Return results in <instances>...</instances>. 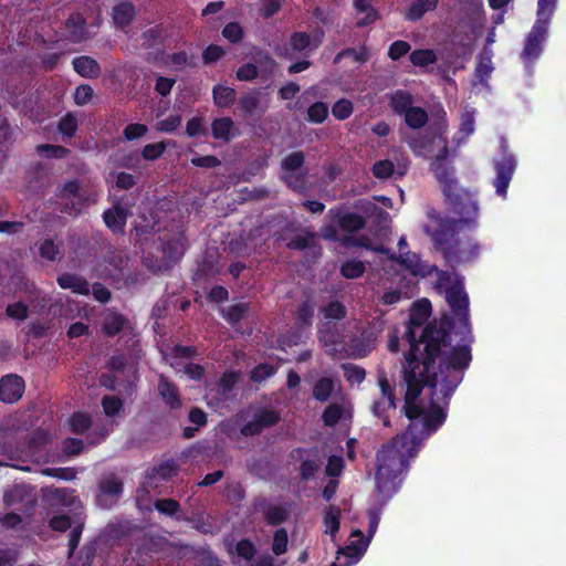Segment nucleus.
<instances>
[{
	"mask_svg": "<svg viewBox=\"0 0 566 566\" xmlns=\"http://www.w3.org/2000/svg\"><path fill=\"white\" fill-rule=\"evenodd\" d=\"M547 35L548 27L541 22H534L525 39V44L521 53V59L525 63L531 64L541 56L543 52V44L546 41Z\"/></svg>",
	"mask_w": 566,
	"mask_h": 566,
	"instance_id": "nucleus-12",
	"label": "nucleus"
},
{
	"mask_svg": "<svg viewBox=\"0 0 566 566\" xmlns=\"http://www.w3.org/2000/svg\"><path fill=\"white\" fill-rule=\"evenodd\" d=\"M305 163V155L303 151H293L286 155L281 161V169L285 172H294L301 169Z\"/></svg>",
	"mask_w": 566,
	"mask_h": 566,
	"instance_id": "nucleus-48",
	"label": "nucleus"
},
{
	"mask_svg": "<svg viewBox=\"0 0 566 566\" xmlns=\"http://www.w3.org/2000/svg\"><path fill=\"white\" fill-rule=\"evenodd\" d=\"M418 452L419 448L403 432L391 438L377 451L375 482L380 505H386L398 492L402 483L401 475L408 471L410 459Z\"/></svg>",
	"mask_w": 566,
	"mask_h": 566,
	"instance_id": "nucleus-3",
	"label": "nucleus"
},
{
	"mask_svg": "<svg viewBox=\"0 0 566 566\" xmlns=\"http://www.w3.org/2000/svg\"><path fill=\"white\" fill-rule=\"evenodd\" d=\"M323 523L326 526V533L334 539L340 527V509L335 505H328L324 509Z\"/></svg>",
	"mask_w": 566,
	"mask_h": 566,
	"instance_id": "nucleus-34",
	"label": "nucleus"
},
{
	"mask_svg": "<svg viewBox=\"0 0 566 566\" xmlns=\"http://www.w3.org/2000/svg\"><path fill=\"white\" fill-rule=\"evenodd\" d=\"M342 417H343V408H342V406H339L337 403L328 405L322 413V420H323L324 424L327 427L336 426L339 422V420L342 419Z\"/></svg>",
	"mask_w": 566,
	"mask_h": 566,
	"instance_id": "nucleus-56",
	"label": "nucleus"
},
{
	"mask_svg": "<svg viewBox=\"0 0 566 566\" xmlns=\"http://www.w3.org/2000/svg\"><path fill=\"white\" fill-rule=\"evenodd\" d=\"M277 371V368L269 363H260L258 364L250 373V380L252 382L261 384L274 376Z\"/></svg>",
	"mask_w": 566,
	"mask_h": 566,
	"instance_id": "nucleus-49",
	"label": "nucleus"
},
{
	"mask_svg": "<svg viewBox=\"0 0 566 566\" xmlns=\"http://www.w3.org/2000/svg\"><path fill=\"white\" fill-rule=\"evenodd\" d=\"M409 60L415 66L426 67L436 63L438 56L432 49H417L409 54Z\"/></svg>",
	"mask_w": 566,
	"mask_h": 566,
	"instance_id": "nucleus-40",
	"label": "nucleus"
},
{
	"mask_svg": "<svg viewBox=\"0 0 566 566\" xmlns=\"http://www.w3.org/2000/svg\"><path fill=\"white\" fill-rule=\"evenodd\" d=\"M410 50L411 45L409 42L397 40L389 45L387 54L391 61H399L402 56L408 54Z\"/></svg>",
	"mask_w": 566,
	"mask_h": 566,
	"instance_id": "nucleus-64",
	"label": "nucleus"
},
{
	"mask_svg": "<svg viewBox=\"0 0 566 566\" xmlns=\"http://www.w3.org/2000/svg\"><path fill=\"white\" fill-rule=\"evenodd\" d=\"M328 116V105L324 102H315L307 108L306 119L312 124H322Z\"/></svg>",
	"mask_w": 566,
	"mask_h": 566,
	"instance_id": "nucleus-46",
	"label": "nucleus"
},
{
	"mask_svg": "<svg viewBox=\"0 0 566 566\" xmlns=\"http://www.w3.org/2000/svg\"><path fill=\"white\" fill-rule=\"evenodd\" d=\"M380 333L381 328L376 324H369L365 327L359 336L352 338L348 343L353 355L357 358L366 357L375 348Z\"/></svg>",
	"mask_w": 566,
	"mask_h": 566,
	"instance_id": "nucleus-14",
	"label": "nucleus"
},
{
	"mask_svg": "<svg viewBox=\"0 0 566 566\" xmlns=\"http://www.w3.org/2000/svg\"><path fill=\"white\" fill-rule=\"evenodd\" d=\"M70 530L71 531L69 534L67 547H69V556L71 557L75 553L76 548L78 547V544H80V541L82 537V533L84 531V521L81 518L74 520V525Z\"/></svg>",
	"mask_w": 566,
	"mask_h": 566,
	"instance_id": "nucleus-53",
	"label": "nucleus"
},
{
	"mask_svg": "<svg viewBox=\"0 0 566 566\" xmlns=\"http://www.w3.org/2000/svg\"><path fill=\"white\" fill-rule=\"evenodd\" d=\"M36 153L46 158L63 159L69 156L70 149L61 145L42 144L36 147Z\"/></svg>",
	"mask_w": 566,
	"mask_h": 566,
	"instance_id": "nucleus-51",
	"label": "nucleus"
},
{
	"mask_svg": "<svg viewBox=\"0 0 566 566\" xmlns=\"http://www.w3.org/2000/svg\"><path fill=\"white\" fill-rule=\"evenodd\" d=\"M253 507L262 512L268 525L277 526L285 523L290 517V511L285 505L272 504L266 497L259 496L253 502Z\"/></svg>",
	"mask_w": 566,
	"mask_h": 566,
	"instance_id": "nucleus-15",
	"label": "nucleus"
},
{
	"mask_svg": "<svg viewBox=\"0 0 566 566\" xmlns=\"http://www.w3.org/2000/svg\"><path fill=\"white\" fill-rule=\"evenodd\" d=\"M154 507L158 513L172 517L176 521L185 520V516L181 514V505L175 499H157L154 502Z\"/></svg>",
	"mask_w": 566,
	"mask_h": 566,
	"instance_id": "nucleus-31",
	"label": "nucleus"
},
{
	"mask_svg": "<svg viewBox=\"0 0 566 566\" xmlns=\"http://www.w3.org/2000/svg\"><path fill=\"white\" fill-rule=\"evenodd\" d=\"M49 527L59 533H64L74 525V521L69 514H56L49 518Z\"/></svg>",
	"mask_w": 566,
	"mask_h": 566,
	"instance_id": "nucleus-58",
	"label": "nucleus"
},
{
	"mask_svg": "<svg viewBox=\"0 0 566 566\" xmlns=\"http://www.w3.org/2000/svg\"><path fill=\"white\" fill-rule=\"evenodd\" d=\"M226 50L218 44H209L201 54L202 62L205 65H210L219 60H221L226 55Z\"/></svg>",
	"mask_w": 566,
	"mask_h": 566,
	"instance_id": "nucleus-63",
	"label": "nucleus"
},
{
	"mask_svg": "<svg viewBox=\"0 0 566 566\" xmlns=\"http://www.w3.org/2000/svg\"><path fill=\"white\" fill-rule=\"evenodd\" d=\"M315 240V233L306 231L304 235H295L287 243L286 247L291 250L303 251L311 248Z\"/></svg>",
	"mask_w": 566,
	"mask_h": 566,
	"instance_id": "nucleus-61",
	"label": "nucleus"
},
{
	"mask_svg": "<svg viewBox=\"0 0 566 566\" xmlns=\"http://www.w3.org/2000/svg\"><path fill=\"white\" fill-rule=\"evenodd\" d=\"M314 316V304L311 298L303 300L294 313L295 324L300 327H310Z\"/></svg>",
	"mask_w": 566,
	"mask_h": 566,
	"instance_id": "nucleus-36",
	"label": "nucleus"
},
{
	"mask_svg": "<svg viewBox=\"0 0 566 566\" xmlns=\"http://www.w3.org/2000/svg\"><path fill=\"white\" fill-rule=\"evenodd\" d=\"M329 216L333 222L345 232H356L364 229L366 226V220L363 216L345 209H331Z\"/></svg>",
	"mask_w": 566,
	"mask_h": 566,
	"instance_id": "nucleus-18",
	"label": "nucleus"
},
{
	"mask_svg": "<svg viewBox=\"0 0 566 566\" xmlns=\"http://www.w3.org/2000/svg\"><path fill=\"white\" fill-rule=\"evenodd\" d=\"M212 98L217 107L228 108L234 104L237 92L230 86L217 84L212 88Z\"/></svg>",
	"mask_w": 566,
	"mask_h": 566,
	"instance_id": "nucleus-30",
	"label": "nucleus"
},
{
	"mask_svg": "<svg viewBox=\"0 0 566 566\" xmlns=\"http://www.w3.org/2000/svg\"><path fill=\"white\" fill-rule=\"evenodd\" d=\"M249 310L247 303L232 304L224 311L223 317L231 326H235L244 318Z\"/></svg>",
	"mask_w": 566,
	"mask_h": 566,
	"instance_id": "nucleus-45",
	"label": "nucleus"
},
{
	"mask_svg": "<svg viewBox=\"0 0 566 566\" xmlns=\"http://www.w3.org/2000/svg\"><path fill=\"white\" fill-rule=\"evenodd\" d=\"M99 491L104 495L118 499L123 493V483L115 475L104 478L98 484Z\"/></svg>",
	"mask_w": 566,
	"mask_h": 566,
	"instance_id": "nucleus-41",
	"label": "nucleus"
},
{
	"mask_svg": "<svg viewBox=\"0 0 566 566\" xmlns=\"http://www.w3.org/2000/svg\"><path fill=\"white\" fill-rule=\"evenodd\" d=\"M55 196L65 201L61 211L69 216L80 214L87 203V197L78 179L66 180L59 185Z\"/></svg>",
	"mask_w": 566,
	"mask_h": 566,
	"instance_id": "nucleus-9",
	"label": "nucleus"
},
{
	"mask_svg": "<svg viewBox=\"0 0 566 566\" xmlns=\"http://www.w3.org/2000/svg\"><path fill=\"white\" fill-rule=\"evenodd\" d=\"M449 202L450 210L458 214L459 219L471 218L473 222L463 223L469 229H475L478 226V214H479V205L475 198V193L470 191L469 189L458 186L457 188L450 190V187L447 189V193L443 195Z\"/></svg>",
	"mask_w": 566,
	"mask_h": 566,
	"instance_id": "nucleus-8",
	"label": "nucleus"
},
{
	"mask_svg": "<svg viewBox=\"0 0 566 566\" xmlns=\"http://www.w3.org/2000/svg\"><path fill=\"white\" fill-rule=\"evenodd\" d=\"M403 116L406 125L411 129H420L428 122V113L420 106H412Z\"/></svg>",
	"mask_w": 566,
	"mask_h": 566,
	"instance_id": "nucleus-37",
	"label": "nucleus"
},
{
	"mask_svg": "<svg viewBox=\"0 0 566 566\" xmlns=\"http://www.w3.org/2000/svg\"><path fill=\"white\" fill-rule=\"evenodd\" d=\"M78 128L77 117L69 112L57 122V132L69 139L73 138Z\"/></svg>",
	"mask_w": 566,
	"mask_h": 566,
	"instance_id": "nucleus-39",
	"label": "nucleus"
},
{
	"mask_svg": "<svg viewBox=\"0 0 566 566\" xmlns=\"http://www.w3.org/2000/svg\"><path fill=\"white\" fill-rule=\"evenodd\" d=\"M129 324L128 318L116 310H107L103 316L101 332L106 337H115Z\"/></svg>",
	"mask_w": 566,
	"mask_h": 566,
	"instance_id": "nucleus-21",
	"label": "nucleus"
},
{
	"mask_svg": "<svg viewBox=\"0 0 566 566\" xmlns=\"http://www.w3.org/2000/svg\"><path fill=\"white\" fill-rule=\"evenodd\" d=\"M556 4L557 0H538L535 22H541L549 28Z\"/></svg>",
	"mask_w": 566,
	"mask_h": 566,
	"instance_id": "nucleus-43",
	"label": "nucleus"
},
{
	"mask_svg": "<svg viewBox=\"0 0 566 566\" xmlns=\"http://www.w3.org/2000/svg\"><path fill=\"white\" fill-rule=\"evenodd\" d=\"M144 45L146 48H153L155 44L163 42L164 40V28L161 24H157L153 28L147 29L142 33Z\"/></svg>",
	"mask_w": 566,
	"mask_h": 566,
	"instance_id": "nucleus-62",
	"label": "nucleus"
},
{
	"mask_svg": "<svg viewBox=\"0 0 566 566\" xmlns=\"http://www.w3.org/2000/svg\"><path fill=\"white\" fill-rule=\"evenodd\" d=\"M321 313L326 319L340 321L346 317V306L340 301H331L321 307Z\"/></svg>",
	"mask_w": 566,
	"mask_h": 566,
	"instance_id": "nucleus-47",
	"label": "nucleus"
},
{
	"mask_svg": "<svg viewBox=\"0 0 566 566\" xmlns=\"http://www.w3.org/2000/svg\"><path fill=\"white\" fill-rule=\"evenodd\" d=\"M354 112L353 103L347 98L336 101L332 106V115L338 120H345L350 117Z\"/></svg>",
	"mask_w": 566,
	"mask_h": 566,
	"instance_id": "nucleus-55",
	"label": "nucleus"
},
{
	"mask_svg": "<svg viewBox=\"0 0 566 566\" xmlns=\"http://www.w3.org/2000/svg\"><path fill=\"white\" fill-rule=\"evenodd\" d=\"M366 266L359 260H348L343 262L340 274L346 279H357L365 273Z\"/></svg>",
	"mask_w": 566,
	"mask_h": 566,
	"instance_id": "nucleus-52",
	"label": "nucleus"
},
{
	"mask_svg": "<svg viewBox=\"0 0 566 566\" xmlns=\"http://www.w3.org/2000/svg\"><path fill=\"white\" fill-rule=\"evenodd\" d=\"M222 36L228 40L231 44L240 43L244 38L243 28L239 22H229L227 23L222 31Z\"/></svg>",
	"mask_w": 566,
	"mask_h": 566,
	"instance_id": "nucleus-54",
	"label": "nucleus"
},
{
	"mask_svg": "<svg viewBox=\"0 0 566 566\" xmlns=\"http://www.w3.org/2000/svg\"><path fill=\"white\" fill-rule=\"evenodd\" d=\"M64 30L66 39L74 44L82 43L94 36V33L88 30L85 17L80 12H73L67 17L64 21Z\"/></svg>",
	"mask_w": 566,
	"mask_h": 566,
	"instance_id": "nucleus-17",
	"label": "nucleus"
},
{
	"mask_svg": "<svg viewBox=\"0 0 566 566\" xmlns=\"http://www.w3.org/2000/svg\"><path fill=\"white\" fill-rule=\"evenodd\" d=\"M56 282L61 289L71 290L78 295H88L91 292L87 280L80 274L65 272L56 277Z\"/></svg>",
	"mask_w": 566,
	"mask_h": 566,
	"instance_id": "nucleus-23",
	"label": "nucleus"
},
{
	"mask_svg": "<svg viewBox=\"0 0 566 566\" xmlns=\"http://www.w3.org/2000/svg\"><path fill=\"white\" fill-rule=\"evenodd\" d=\"M211 135L216 140L223 143L232 140L237 136V128L232 118H214L211 123Z\"/></svg>",
	"mask_w": 566,
	"mask_h": 566,
	"instance_id": "nucleus-26",
	"label": "nucleus"
},
{
	"mask_svg": "<svg viewBox=\"0 0 566 566\" xmlns=\"http://www.w3.org/2000/svg\"><path fill=\"white\" fill-rule=\"evenodd\" d=\"M447 329H434L428 327L422 336L424 343V353L422 364L402 363L401 376L406 386L403 412L410 420L409 424L421 422L426 410L416 400L421 395L424 387L436 390L438 376H441L437 358L449 345L446 344Z\"/></svg>",
	"mask_w": 566,
	"mask_h": 566,
	"instance_id": "nucleus-2",
	"label": "nucleus"
},
{
	"mask_svg": "<svg viewBox=\"0 0 566 566\" xmlns=\"http://www.w3.org/2000/svg\"><path fill=\"white\" fill-rule=\"evenodd\" d=\"M335 388L334 380L329 377L317 379L313 386V397L321 402L327 401Z\"/></svg>",
	"mask_w": 566,
	"mask_h": 566,
	"instance_id": "nucleus-38",
	"label": "nucleus"
},
{
	"mask_svg": "<svg viewBox=\"0 0 566 566\" xmlns=\"http://www.w3.org/2000/svg\"><path fill=\"white\" fill-rule=\"evenodd\" d=\"M446 301L450 306L452 314L458 317V326L454 324L452 335L458 337L457 344H452V349L439 363L441 373L442 401L446 406L462 382L464 371L472 361L471 344L473 335L469 317V295L464 290L463 277L455 275L454 282L446 289Z\"/></svg>",
	"mask_w": 566,
	"mask_h": 566,
	"instance_id": "nucleus-1",
	"label": "nucleus"
},
{
	"mask_svg": "<svg viewBox=\"0 0 566 566\" xmlns=\"http://www.w3.org/2000/svg\"><path fill=\"white\" fill-rule=\"evenodd\" d=\"M67 423L72 433L82 436L92 428L93 420L90 413L75 411L67 419Z\"/></svg>",
	"mask_w": 566,
	"mask_h": 566,
	"instance_id": "nucleus-32",
	"label": "nucleus"
},
{
	"mask_svg": "<svg viewBox=\"0 0 566 566\" xmlns=\"http://www.w3.org/2000/svg\"><path fill=\"white\" fill-rule=\"evenodd\" d=\"M167 149V145L164 142H158L154 144H147L142 149L140 156L142 159L154 161L160 158Z\"/></svg>",
	"mask_w": 566,
	"mask_h": 566,
	"instance_id": "nucleus-57",
	"label": "nucleus"
},
{
	"mask_svg": "<svg viewBox=\"0 0 566 566\" xmlns=\"http://www.w3.org/2000/svg\"><path fill=\"white\" fill-rule=\"evenodd\" d=\"M446 410L431 400L430 408L426 410L421 422L409 424L403 431L409 439H412L415 444L420 449L422 442L434 433L446 421Z\"/></svg>",
	"mask_w": 566,
	"mask_h": 566,
	"instance_id": "nucleus-7",
	"label": "nucleus"
},
{
	"mask_svg": "<svg viewBox=\"0 0 566 566\" xmlns=\"http://www.w3.org/2000/svg\"><path fill=\"white\" fill-rule=\"evenodd\" d=\"M345 379L350 384H361L366 378V370L355 364L345 363L342 364Z\"/></svg>",
	"mask_w": 566,
	"mask_h": 566,
	"instance_id": "nucleus-50",
	"label": "nucleus"
},
{
	"mask_svg": "<svg viewBox=\"0 0 566 566\" xmlns=\"http://www.w3.org/2000/svg\"><path fill=\"white\" fill-rule=\"evenodd\" d=\"M438 4L439 0H415L405 12V20L417 22L421 20L426 13L434 11Z\"/></svg>",
	"mask_w": 566,
	"mask_h": 566,
	"instance_id": "nucleus-28",
	"label": "nucleus"
},
{
	"mask_svg": "<svg viewBox=\"0 0 566 566\" xmlns=\"http://www.w3.org/2000/svg\"><path fill=\"white\" fill-rule=\"evenodd\" d=\"M430 169L441 185L443 195L447 193L448 187L452 190L460 186L457 178H454V168L451 165L447 163H431Z\"/></svg>",
	"mask_w": 566,
	"mask_h": 566,
	"instance_id": "nucleus-24",
	"label": "nucleus"
},
{
	"mask_svg": "<svg viewBox=\"0 0 566 566\" xmlns=\"http://www.w3.org/2000/svg\"><path fill=\"white\" fill-rule=\"evenodd\" d=\"M396 409V402L392 399H379L374 401L371 410L373 413L382 421L384 427H390V419L388 411Z\"/></svg>",
	"mask_w": 566,
	"mask_h": 566,
	"instance_id": "nucleus-44",
	"label": "nucleus"
},
{
	"mask_svg": "<svg viewBox=\"0 0 566 566\" xmlns=\"http://www.w3.org/2000/svg\"><path fill=\"white\" fill-rule=\"evenodd\" d=\"M136 15L135 7L130 2H120L113 8L112 18L117 28L125 29Z\"/></svg>",
	"mask_w": 566,
	"mask_h": 566,
	"instance_id": "nucleus-29",
	"label": "nucleus"
},
{
	"mask_svg": "<svg viewBox=\"0 0 566 566\" xmlns=\"http://www.w3.org/2000/svg\"><path fill=\"white\" fill-rule=\"evenodd\" d=\"M239 108L241 115L247 118L252 116L261 105V93L259 90L245 93L239 98Z\"/></svg>",
	"mask_w": 566,
	"mask_h": 566,
	"instance_id": "nucleus-33",
	"label": "nucleus"
},
{
	"mask_svg": "<svg viewBox=\"0 0 566 566\" xmlns=\"http://www.w3.org/2000/svg\"><path fill=\"white\" fill-rule=\"evenodd\" d=\"M156 249L160 255L148 254L144 256V264L154 274L168 272L184 256L187 249V238L184 232L174 235L165 234L159 238Z\"/></svg>",
	"mask_w": 566,
	"mask_h": 566,
	"instance_id": "nucleus-6",
	"label": "nucleus"
},
{
	"mask_svg": "<svg viewBox=\"0 0 566 566\" xmlns=\"http://www.w3.org/2000/svg\"><path fill=\"white\" fill-rule=\"evenodd\" d=\"M73 70L84 78L95 80L102 74V67L99 63L90 55L75 56L72 60Z\"/></svg>",
	"mask_w": 566,
	"mask_h": 566,
	"instance_id": "nucleus-22",
	"label": "nucleus"
},
{
	"mask_svg": "<svg viewBox=\"0 0 566 566\" xmlns=\"http://www.w3.org/2000/svg\"><path fill=\"white\" fill-rule=\"evenodd\" d=\"M289 535L283 527L276 530L273 535L272 552L276 555H283L287 551Z\"/></svg>",
	"mask_w": 566,
	"mask_h": 566,
	"instance_id": "nucleus-60",
	"label": "nucleus"
},
{
	"mask_svg": "<svg viewBox=\"0 0 566 566\" xmlns=\"http://www.w3.org/2000/svg\"><path fill=\"white\" fill-rule=\"evenodd\" d=\"M353 6L357 14H364L356 21L357 28L368 27L380 19L378 10L371 6V0H354Z\"/></svg>",
	"mask_w": 566,
	"mask_h": 566,
	"instance_id": "nucleus-27",
	"label": "nucleus"
},
{
	"mask_svg": "<svg viewBox=\"0 0 566 566\" xmlns=\"http://www.w3.org/2000/svg\"><path fill=\"white\" fill-rule=\"evenodd\" d=\"M431 303L428 298L418 300L412 304L409 313V319L406 324V329L403 333V338L409 344V350L405 353L403 363L422 364L424 353V343L422 342V336L426 329L430 326H432L434 329H447V337L444 343L449 345L437 358V364L442 360L444 355L447 356L448 353H450L449 350L452 349V332L454 329L453 316L450 314H443L439 321L434 319L423 327L431 315Z\"/></svg>",
	"mask_w": 566,
	"mask_h": 566,
	"instance_id": "nucleus-5",
	"label": "nucleus"
},
{
	"mask_svg": "<svg viewBox=\"0 0 566 566\" xmlns=\"http://www.w3.org/2000/svg\"><path fill=\"white\" fill-rule=\"evenodd\" d=\"M24 391V381L18 375H6L0 379V400L6 403L18 401Z\"/></svg>",
	"mask_w": 566,
	"mask_h": 566,
	"instance_id": "nucleus-19",
	"label": "nucleus"
},
{
	"mask_svg": "<svg viewBox=\"0 0 566 566\" xmlns=\"http://www.w3.org/2000/svg\"><path fill=\"white\" fill-rule=\"evenodd\" d=\"M157 390L166 406L171 410L180 409L182 400L179 388L166 376L159 375Z\"/></svg>",
	"mask_w": 566,
	"mask_h": 566,
	"instance_id": "nucleus-20",
	"label": "nucleus"
},
{
	"mask_svg": "<svg viewBox=\"0 0 566 566\" xmlns=\"http://www.w3.org/2000/svg\"><path fill=\"white\" fill-rule=\"evenodd\" d=\"M254 417L263 429L277 424L281 420V415L276 410L261 409L255 412Z\"/></svg>",
	"mask_w": 566,
	"mask_h": 566,
	"instance_id": "nucleus-59",
	"label": "nucleus"
},
{
	"mask_svg": "<svg viewBox=\"0 0 566 566\" xmlns=\"http://www.w3.org/2000/svg\"><path fill=\"white\" fill-rule=\"evenodd\" d=\"M375 250L377 252L386 254L390 261L397 262L413 276L426 277L431 275L433 273V270H437L436 265H429L423 263L420 259V255L411 251L397 254L392 252L389 248L385 247H379L376 248Z\"/></svg>",
	"mask_w": 566,
	"mask_h": 566,
	"instance_id": "nucleus-11",
	"label": "nucleus"
},
{
	"mask_svg": "<svg viewBox=\"0 0 566 566\" xmlns=\"http://www.w3.org/2000/svg\"><path fill=\"white\" fill-rule=\"evenodd\" d=\"M427 214L433 224L424 226L423 230L430 237L433 248L442 254L449 265L453 268L463 262H471L479 255L480 245L476 242H470L463 248L458 238L459 230L465 227L463 223H471L473 219L443 217L434 209Z\"/></svg>",
	"mask_w": 566,
	"mask_h": 566,
	"instance_id": "nucleus-4",
	"label": "nucleus"
},
{
	"mask_svg": "<svg viewBox=\"0 0 566 566\" xmlns=\"http://www.w3.org/2000/svg\"><path fill=\"white\" fill-rule=\"evenodd\" d=\"M174 548L172 543L164 535L148 532L143 535L136 547V556L143 563H148L163 555H167Z\"/></svg>",
	"mask_w": 566,
	"mask_h": 566,
	"instance_id": "nucleus-10",
	"label": "nucleus"
},
{
	"mask_svg": "<svg viewBox=\"0 0 566 566\" xmlns=\"http://www.w3.org/2000/svg\"><path fill=\"white\" fill-rule=\"evenodd\" d=\"M516 168V159L513 155H505L495 163V179L493 185L496 193L501 197H506L507 188L513 178Z\"/></svg>",
	"mask_w": 566,
	"mask_h": 566,
	"instance_id": "nucleus-16",
	"label": "nucleus"
},
{
	"mask_svg": "<svg viewBox=\"0 0 566 566\" xmlns=\"http://www.w3.org/2000/svg\"><path fill=\"white\" fill-rule=\"evenodd\" d=\"M352 537H357L356 541H352L348 545L345 547H340L338 549V554H343L349 558H353L355 560H358L363 557L365 552L368 548V545L370 543V539L365 537L363 532L360 530H354L350 533Z\"/></svg>",
	"mask_w": 566,
	"mask_h": 566,
	"instance_id": "nucleus-25",
	"label": "nucleus"
},
{
	"mask_svg": "<svg viewBox=\"0 0 566 566\" xmlns=\"http://www.w3.org/2000/svg\"><path fill=\"white\" fill-rule=\"evenodd\" d=\"M39 255L50 262H54L62 256V251L59 244H56L52 239H44L38 248Z\"/></svg>",
	"mask_w": 566,
	"mask_h": 566,
	"instance_id": "nucleus-42",
	"label": "nucleus"
},
{
	"mask_svg": "<svg viewBox=\"0 0 566 566\" xmlns=\"http://www.w3.org/2000/svg\"><path fill=\"white\" fill-rule=\"evenodd\" d=\"M130 208L132 205L125 203L120 198L103 212V221L113 234H125L127 219L132 214Z\"/></svg>",
	"mask_w": 566,
	"mask_h": 566,
	"instance_id": "nucleus-13",
	"label": "nucleus"
},
{
	"mask_svg": "<svg viewBox=\"0 0 566 566\" xmlns=\"http://www.w3.org/2000/svg\"><path fill=\"white\" fill-rule=\"evenodd\" d=\"M390 107L397 115H405L412 107V95L403 90H397L390 97Z\"/></svg>",
	"mask_w": 566,
	"mask_h": 566,
	"instance_id": "nucleus-35",
	"label": "nucleus"
}]
</instances>
